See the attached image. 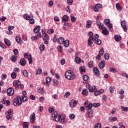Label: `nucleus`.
I'll return each mask as SVG.
<instances>
[{
	"mask_svg": "<svg viewBox=\"0 0 128 128\" xmlns=\"http://www.w3.org/2000/svg\"><path fill=\"white\" fill-rule=\"evenodd\" d=\"M104 56L105 60H108V58H110V55H108V54H105Z\"/></svg>",
	"mask_w": 128,
	"mask_h": 128,
	"instance_id": "69168bd1",
	"label": "nucleus"
},
{
	"mask_svg": "<svg viewBox=\"0 0 128 128\" xmlns=\"http://www.w3.org/2000/svg\"><path fill=\"white\" fill-rule=\"evenodd\" d=\"M24 58H28V60L29 64H32V55L31 54H30L28 56V54H24Z\"/></svg>",
	"mask_w": 128,
	"mask_h": 128,
	"instance_id": "6e6552de",
	"label": "nucleus"
},
{
	"mask_svg": "<svg viewBox=\"0 0 128 128\" xmlns=\"http://www.w3.org/2000/svg\"><path fill=\"white\" fill-rule=\"evenodd\" d=\"M92 22L90 20H88L87 21V24H86V28H90L92 26Z\"/></svg>",
	"mask_w": 128,
	"mask_h": 128,
	"instance_id": "aec40b11",
	"label": "nucleus"
},
{
	"mask_svg": "<svg viewBox=\"0 0 128 128\" xmlns=\"http://www.w3.org/2000/svg\"><path fill=\"white\" fill-rule=\"evenodd\" d=\"M75 56H76V58H75V62L76 64H80L82 62V59H80V58L79 57H78L76 54H75Z\"/></svg>",
	"mask_w": 128,
	"mask_h": 128,
	"instance_id": "dca6fc26",
	"label": "nucleus"
},
{
	"mask_svg": "<svg viewBox=\"0 0 128 128\" xmlns=\"http://www.w3.org/2000/svg\"><path fill=\"white\" fill-rule=\"evenodd\" d=\"M92 64H94L92 61H90L89 62H88V68H92Z\"/></svg>",
	"mask_w": 128,
	"mask_h": 128,
	"instance_id": "5fc2aeb1",
	"label": "nucleus"
},
{
	"mask_svg": "<svg viewBox=\"0 0 128 128\" xmlns=\"http://www.w3.org/2000/svg\"><path fill=\"white\" fill-rule=\"evenodd\" d=\"M114 40L116 42H120L122 40V36L120 35H116L114 36Z\"/></svg>",
	"mask_w": 128,
	"mask_h": 128,
	"instance_id": "412c9836",
	"label": "nucleus"
},
{
	"mask_svg": "<svg viewBox=\"0 0 128 128\" xmlns=\"http://www.w3.org/2000/svg\"><path fill=\"white\" fill-rule=\"evenodd\" d=\"M70 108H74L76 106V100H72L70 102Z\"/></svg>",
	"mask_w": 128,
	"mask_h": 128,
	"instance_id": "f8f14e48",
	"label": "nucleus"
},
{
	"mask_svg": "<svg viewBox=\"0 0 128 128\" xmlns=\"http://www.w3.org/2000/svg\"><path fill=\"white\" fill-rule=\"evenodd\" d=\"M93 70L95 73V74L96 76H98V74H100V71L98 70V68L94 67L93 69Z\"/></svg>",
	"mask_w": 128,
	"mask_h": 128,
	"instance_id": "a878e982",
	"label": "nucleus"
},
{
	"mask_svg": "<svg viewBox=\"0 0 128 128\" xmlns=\"http://www.w3.org/2000/svg\"><path fill=\"white\" fill-rule=\"evenodd\" d=\"M40 26H38L34 30V32L35 34H36L35 36H32V40H36L38 38H42V34L40 31Z\"/></svg>",
	"mask_w": 128,
	"mask_h": 128,
	"instance_id": "f03ea898",
	"label": "nucleus"
},
{
	"mask_svg": "<svg viewBox=\"0 0 128 128\" xmlns=\"http://www.w3.org/2000/svg\"><path fill=\"white\" fill-rule=\"evenodd\" d=\"M41 36L43 40H50V36L46 34H42Z\"/></svg>",
	"mask_w": 128,
	"mask_h": 128,
	"instance_id": "2eb2a0df",
	"label": "nucleus"
},
{
	"mask_svg": "<svg viewBox=\"0 0 128 128\" xmlns=\"http://www.w3.org/2000/svg\"><path fill=\"white\" fill-rule=\"evenodd\" d=\"M36 20L34 18H31L30 20V24H34Z\"/></svg>",
	"mask_w": 128,
	"mask_h": 128,
	"instance_id": "864d4df0",
	"label": "nucleus"
},
{
	"mask_svg": "<svg viewBox=\"0 0 128 128\" xmlns=\"http://www.w3.org/2000/svg\"><path fill=\"white\" fill-rule=\"evenodd\" d=\"M116 8L118 10H122V7H120V6L118 3L116 4Z\"/></svg>",
	"mask_w": 128,
	"mask_h": 128,
	"instance_id": "ea45409f",
	"label": "nucleus"
},
{
	"mask_svg": "<svg viewBox=\"0 0 128 128\" xmlns=\"http://www.w3.org/2000/svg\"><path fill=\"white\" fill-rule=\"evenodd\" d=\"M22 72L24 76H26V78H28V72L26 70H22Z\"/></svg>",
	"mask_w": 128,
	"mask_h": 128,
	"instance_id": "bb28decb",
	"label": "nucleus"
},
{
	"mask_svg": "<svg viewBox=\"0 0 128 128\" xmlns=\"http://www.w3.org/2000/svg\"><path fill=\"white\" fill-rule=\"evenodd\" d=\"M69 96H70V92H66L64 95V98H66Z\"/></svg>",
	"mask_w": 128,
	"mask_h": 128,
	"instance_id": "4d7b16f0",
	"label": "nucleus"
},
{
	"mask_svg": "<svg viewBox=\"0 0 128 128\" xmlns=\"http://www.w3.org/2000/svg\"><path fill=\"white\" fill-rule=\"evenodd\" d=\"M100 103H94L92 106L94 108H96L97 106H100Z\"/></svg>",
	"mask_w": 128,
	"mask_h": 128,
	"instance_id": "13d9d810",
	"label": "nucleus"
},
{
	"mask_svg": "<svg viewBox=\"0 0 128 128\" xmlns=\"http://www.w3.org/2000/svg\"><path fill=\"white\" fill-rule=\"evenodd\" d=\"M105 64H105L104 60H102L99 63L98 66H99L100 68H101V70H102V69L104 68Z\"/></svg>",
	"mask_w": 128,
	"mask_h": 128,
	"instance_id": "a211bd4d",
	"label": "nucleus"
},
{
	"mask_svg": "<svg viewBox=\"0 0 128 128\" xmlns=\"http://www.w3.org/2000/svg\"><path fill=\"white\" fill-rule=\"evenodd\" d=\"M102 128V124L100 123H98L95 124L94 128Z\"/></svg>",
	"mask_w": 128,
	"mask_h": 128,
	"instance_id": "8fccbe9b",
	"label": "nucleus"
},
{
	"mask_svg": "<svg viewBox=\"0 0 128 128\" xmlns=\"http://www.w3.org/2000/svg\"><path fill=\"white\" fill-rule=\"evenodd\" d=\"M48 112H54V108H48Z\"/></svg>",
	"mask_w": 128,
	"mask_h": 128,
	"instance_id": "774afa93",
	"label": "nucleus"
},
{
	"mask_svg": "<svg viewBox=\"0 0 128 128\" xmlns=\"http://www.w3.org/2000/svg\"><path fill=\"white\" fill-rule=\"evenodd\" d=\"M104 48H102L99 51V54L101 56L104 54Z\"/></svg>",
	"mask_w": 128,
	"mask_h": 128,
	"instance_id": "09e8293b",
	"label": "nucleus"
},
{
	"mask_svg": "<svg viewBox=\"0 0 128 128\" xmlns=\"http://www.w3.org/2000/svg\"><path fill=\"white\" fill-rule=\"evenodd\" d=\"M4 42L8 46H10L12 43L10 42V40H8V38H5L4 40Z\"/></svg>",
	"mask_w": 128,
	"mask_h": 128,
	"instance_id": "393cba45",
	"label": "nucleus"
},
{
	"mask_svg": "<svg viewBox=\"0 0 128 128\" xmlns=\"http://www.w3.org/2000/svg\"><path fill=\"white\" fill-rule=\"evenodd\" d=\"M6 114H8V116H12V110L11 109L8 110V111L6 112Z\"/></svg>",
	"mask_w": 128,
	"mask_h": 128,
	"instance_id": "473e14b6",
	"label": "nucleus"
},
{
	"mask_svg": "<svg viewBox=\"0 0 128 128\" xmlns=\"http://www.w3.org/2000/svg\"><path fill=\"white\" fill-rule=\"evenodd\" d=\"M93 38H94V40H92V42H94V41L96 40H98V38H100V36H98V34H94V35L93 36Z\"/></svg>",
	"mask_w": 128,
	"mask_h": 128,
	"instance_id": "4c0bfd02",
	"label": "nucleus"
},
{
	"mask_svg": "<svg viewBox=\"0 0 128 128\" xmlns=\"http://www.w3.org/2000/svg\"><path fill=\"white\" fill-rule=\"evenodd\" d=\"M26 102L28 100V97L26 96H17L16 99H14V106H20L22 104V102Z\"/></svg>",
	"mask_w": 128,
	"mask_h": 128,
	"instance_id": "f257e3e1",
	"label": "nucleus"
},
{
	"mask_svg": "<svg viewBox=\"0 0 128 128\" xmlns=\"http://www.w3.org/2000/svg\"><path fill=\"white\" fill-rule=\"evenodd\" d=\"M52 117L54 118V120L55 122H58L62 118V116L60 115H58V112H54L52 114Z\"/></svg>",
	"mask_w": 128,
	"mask_h": 128,
	"instance_id": "20e7f679",
	"label": "nucleus"
},
{
	"mask_svg": "<svg viewBox=\"0 0 128 128\" xmlns=\"http://www.w3.org/2000/svg\"><path fill=\"white\" fill-rule=\"evenodd\" d=\"M110 19H105L104 21V24L106 26H108V24H110Z\"/></svg>",
	"mask_w": 128,
	"mask_h": 128,
	"instance_id": "72a5a7b5",
	"label": "nucleus"
},
{
	"mask_svg": "<svg viewBox=\"0 0 128 128\" xmlns=\"http://www.w3.org/2000/svg\"><path fill=\"white\" fill-rule=\"evenodd\" d=\"M82 94L85 96H88V90L86 89H83L82 91Z\"/></svg>",
	"mask_w": 128,
	"mask_h": 128,
	"instance_id": "cd10ccee",
	"label": "nucleus"
},
{
	"mask_svg": "<svg viewBox=\"0 0 128 128\" xmlns=\"http://www.w3.org/2000/svg\"><path fill=\"white\" fill-rule=\"evenodd\" d=\"M102 33L104 36H108V30L106 29H104L102 30Z\"/></svg>",
	"mask_w": 128,
	"mask_h": 128,
	"instance_id": "2f4dec72",
	"label": "nucleus"
},
{
	"mask_svg": "<svg viewBox=\"0 0 128 128\" xmlns=\"http://www.w3.org/2000/svg\"><path fill=\"white\" fill-rule=\"evenodd\" d=\"M39 48L40 52H44V44L40 45Z\"/></svg>",
	"mask_w": 128,
	"mask_h": 128,
	"instance_id": "a19ab883",
	"label": "nucleus"
},
{
	"mask_svg": "<svg viewBox=\"0 0 128 128\" xmlns=\"http://www.w3.org/2000/svg\"><path fill=\"white\" fill-rule=\"evenodd\" d=\"M14 94V90L12 88L7 90V94L8 96H12Z\"/></svg>",
	"mask_w": 128,
	"mask_h": 128,
	"instance_id": "423d86ee",
	"label": "nucleus"
},
{
	"mask_svg": "<svg viewBox=\"0 0 128 128\" xmlns=\"http://www.w3.org/2000/svg\"><path fill=\"white\" fill-rule=\"evenodd\" d=\"M95 44H98V46L102 44V40L98 39L95 40Z\"/></svg>",
	"mask_w": 128,
	"mask_h": 128,
	"instance_id": "e433bc0d",
	"label": "nucleus"
},
{
	"mask_svg": "<svg viewBox=\"0 0 128 128\" xmlns=\"http://www.w3.org/2000/svg\"><path fill=\"white\" fill-rule=\"evenodd\" d=\"M34 120H36V114L33 113L30 116V121L32 124H34Z\"/></svg>",
	"mask_w": 128,
	"mask_h": 128,
	"instance_id": "4468645a",
	"label": "nucleus"
},
{
	"mask_svg": "<svg viewBox=\"0 0 128 128\" xmlns=\"http://www.w3.org/2000/svg\"><path fill=\"white\" fill-rule=\"evenodd\" d=\"M88 36H89V40H94V34L92 32H88Z\"/></svg>",
	"mask_w": 128,
	"mask_h": 128,
	"instance_id": "b1692460",
	"label": "nucleus"
},
{
	"mask_svg": "<svg viewBox=\"0 0 128 128\" xmlns=\"http://www.w3.org/2000/svg\"><path fill=\"white\" fill-rule=\"evenodd\" d=\"M23 128H28V122L23 123Z\"/></svg>",
	"mask_w": 128,
	"mask_h": 128,
	"instance_id": "79ce46f5",
	"label": "nucleus"
},
{
	"mask_svg": "<svg viewBox=\"0 0 128 128\" xmlns=\"http://www.w3.org/2000/svg\"><path fill=\"white\" fill-rule=\"evenodd\" d=\"M75 116H74V114H70L69 116V118H70V120H74V118Z\"/></svg>",
	"mask_w": 128,
	"mask_h": 128,
	"instance_id": "6e6d98bb",
	"label": "nucleus"
},
{
	"mask_svg": "<svg viewBox=\"0 0 128 128\" xmlns=\"http://www.w3.org/2000/svg\"><path fill=\"white\" fill-rule=\"evenodd\" d=\"M86 86L90 92H94L96 90V87L94 85L92 86L90 84H86Z\"/></svg>",
	"mask_w": 128,
	"mask_h": 128,
	"instance_id": "39448f33",
	"label": "nucleus"
},
{
	"mask_svg": "<svg viewBox=\"0 0 128 128\" xmlns=\"http://www.w3.org/2000/svg\"><path fill=\"white\" fill-rule=\"evenodd\" d=\"M80 72H81V74H82L84 72H86V68L84 66H80L79 68Z\"/></svg>",
	"mask_w": 128,
	"mask_h": 128,
	"instance_id": "c85d7f7f",
	"label": "nucleus"
},
{
	"mask_svg": "<svg viewBox=\"0 0 128 128\" xmlns=\"http://www.w3.org/2000/svg\"><path fill=\"white\" fill-rule=\"evenodd\" d=\"M47 32L49 34H54V29H49L48 30Z\"/></svg>",
	"mask_w": 128,
	"mask_h": 128,
	"instance_id": "37998d69",
	"label": "nucleus"
},
{
	"mask_svg": "<svg viewBox=\"0 0 128 128\" xmlns=\"http://www.w3.org/2000/svg\"><path fill=\"white\" fill-rule=\"evenodd\" d=\"M120 24L121 26L124 30V32H128V28H126V22L125 21H122Z\"/></svg>",
	"mask_w": 128,
	"mask_h": 128,
	"instance_id": "1a4fd4ad",
	"label": "nucleus"
},
{
	"mask_svg": "<svg viewBox=\"0 0 128 128\" xmlns=\"http://www.w3.org/2000/svg\"><path fill=\"white\" fill-rule=\"evenodd\" d=\"M11 77L12 78H16V73L13 72L11 74Z\"/></svg>",
	"mask_w": 128,
	"mask_h": 128,
	"instance_id": "49530a36",
	"label": "nucleus"
},
{
	"mask_svg": "<svg viewBox=\"0 0 128 128\" xmlns=\"http://www.w3.org/2000/svg\"><path fill=\"white\" fill-rule=\"evenodd\" d=\"M42 68H38L36 72V74H42Z\"/></svg>",
	"mask_w": 128,
	"mask_h": 128,
	"instance_id": "58836bf2",
	"label": "nucleus"
},
{
	"mask_svg": "<svg viewBox=\"0 0 128 128\" xmlns=\"http://www.w3.org/2000/svg\"><path fill=\"white\" fill-rule=\"evenodd\" d=\"M102 4H97L94 6L93 10L94 12H98V10L102 8Z\"/></svg>",
	"mask_w": 128,
	"mask_h": 128,
	"instance_id": "0eeeda50",
	"label": "nucleus"
},
{
	"mask_svg": "<svg viewBox=\"0 0 128 128\" xmlns=\"http://www.w3.org/2000/svg\"><path fill=\"white\" fill-rule=\"evenodd\" d=\"M70 18H71V22H74L76 20V18H75V17L74 16L72 15Z\"/></svg>",
	"mask_w": 128,
	"mask_h": 128,
	"instance_id": "603ef678",
	"label": "nucleus"
},
{
	"mask_svg": "<svg viewBox=\"0 0 128 128\" xmlns=\"http://www.w3.org/2000/svg\"><path fill=\"white\" fill-rule=\"evenodd\" d=\"M92 108V104H90L88 105L87 106V109L88 110H90Z\"/></svg>",
	"mask_w": 128,
	"mask_h": 128,
	"instance_id": "e2e57ef3",
	"label": "nucleus"
},
{
	"mask_svg": "<svg viewBox=\"0 0 128 128\" xmlns=\"http://www.w3.org/2000/svg\"><path fill=\"white\" fill-rule=\"evenodd\" d=\"M63 44H64L65 48H68L70 46V40H66L64 41Z\"/></svg>",
	"mask_w": 128,
	"mask_h": 128,
	"instance_id": "5701e85b",
	"label": "nucleus"
},
{
	"mask_svg": "<svg viewBox=\"0 0 128 128\" xmlns=\"http://www.w3.org/2000/svg\"><path fill=\"white\" fill-rule=\"evenodd\" d=\"M11 60L12 62H15L16 60V56H12Z\"/></svg>",
	"mask_w": 128,
	"mask_h": 128,
	"instance_id": "338daca9",
	"label": "nucleus"
},
{
	"mask_svg": "<svg viewBox=\"0 0 128 128\" xmlns=\"http://www.w3.org/2000/svg\"><path fill=\"white\" fill-rule=\"evenodd\" d=\"M22 39H20V37L18 36H16V40L18 44H20V42H22Z\"/></svg>",
	"mask_w": 128,
	"mask_h": 128,
	"instance_id": "c9c22d12",
	"label": "nucleus"
},
{
	"mask_svg": "<svg viewBox=\"0 0 128 128\" xmlns=\"http://www.w3.org/2000/svg\"><path fill=\"white\" fill-rule=\"evenodd\" d=\"M88 46H92V40L88 39Z\"/></svg>",
	"mask_w": 128,
	"mask_h": 128,
	"instance_id": "a18cd8bd",
	"label": "nucleus"
},
{
	"mask_svg": "<svg viewBox=\"0 0 128 128\" xmlns=\"http://www.w3.org/2000/svg\"><path fill=\"white\" fill-rule=\"evenodd\" d=\"M38 94H44V88H40L38 90Z\"/></svg>",
	"mask_w": 128,
	"mask_h": 128,
	"instance_id": "7c9ffc66",
	"label": "nucleus"
},
{
	"mask_svg": "<svg viewBox=\"0 0 128 128\" xmlns=\"http://www.w3.org/2000/svg\"><path fill=\"white\" fill-rule=\"evenodd\" d=\"M46 82H44L43 84H44V86H46L47 84H50V81L52 80V78L50 77H46Z\"/></svg>",
	"mask_w": 128,
	"mask_h": 128,
	"instance_id": "f3484780",
	"label": "nucleus"
},
{
	"mask_svg": "<svg viewBox=\"0 0 128 128\" xmlns=\"http://www.w3.org/2000/svg\"><path fill=\"white\" fill-rule=\"evenodd\" d=\"M60 122L62 124H66V118H64V117H62L61 120H60Z\"/></svg>",
	"mask_w": 128,
	"mask_h": 128,
	"instance_id": "3c124183",
	"label": "nucleus"
},
{
	"mask_svg": "<svg viewBox=\"0 0 128 128\" xmlns=\"http://www.w3.org/2000/svg\"><path fill=\"white\" fill-rule=\"evenodd\" d=\"M65 77L67 80H72L76 78V75H74V73L72 71L69 70L65 72Z\"/></svg>",
	"mask_w": 128,
	"mask_h": 128,
	"instance_id": "7ed1b4c3",
	"label": "nucleus"
},
{
	"mask_svg": "<svg viewBox=\"0 0 128 128\" xmlns=\"http://www.w3.org/2000/svg\"><path fill=\"white\" fill-rule=\"evenodd\" d=\"M104 89H100V90L95 91L94 92V96H98L104 94Z\"/></svg>",
	"mask_w": 128,
	"mask_h": 128,
	"instance_id": "9d476101",
	"label": "nucleus"
},
{
	"mask_svg": "<svg viewBox=\"0 0 128 128\" xmlns=\"http://www.w3.org/2000/svg\"><path fill=\"white\" fill-rule=\"evenodd\" d=\"M20 81L16 80L13 82V85L16 88H20Z\"/></svg>",
	"mask_w": 128,
	"mask_h": 128,
	"instance_id": "9b49d317",
	"label": "nucleus"
},
{
	"mask_svg": "<svg viewBox=\"0 0 128 128\" xmlns=\"http://www.w3.org/2000/svg\"><path fill=\"white\" fill-rule=\"evenodd\" d=\"M24 18L26 20H30V16L28 14H24Z\"/></svg>",
	"mask_w": 128,
	"mask_h": 128,
	"instance_id": "f704fd0d",
	"label": "nucleus"
},
{
	"mask_svg": "<svg viewBox=\"0 0 128 128\" xmlns=\"http://www.w3.org/2000/svg\"><path fill=\"white\" fill-rule=\"evenodd\" d=\"M20 64L21 66H26V59H24V58H22L20 60Z\"/></svg>",
	"mask_w": 128,
	"mask_h": 128,
	"instance_id": "6ab92c4d",
	"label": "nucleus"
},
{
	"mask_svg": "<svg viewBox=\"0 0 128 128\" xmlns=\"http://www.w3.org/2000/svg\"><path fill=\"white\" fill-rule=\"evenodd\" d=\"M121 110L122 112H128V107L122 106Z\"/></svg>",
	"mask_w": 128,
	"mask_h": 128,
	"instance_id": "c03bdc74",
	"label": "nucleus"
},
{
	"mask_svg": "<svg viewBox=\"0 0 128 128\" xmlns=\"http://www.w3.org/2000/svg\"><path fill=\"white\" fill-rule=\"evenodd\" d=\"M70 20V17L68 16L64 15L62 18V22H66Z\"/></svg>",
	"mask_w": 128,
	"mask_h": 128,
	"instance_id": "ddd939ff",
	"label": "nucleus"
},
{
	"mask_svg": "<svg viewBox=\"0 0 128 128\" xmlns=\"http://www.w3.org/2000/svg\"><path fill=\"white\" fill-rule=\"evenodd\" d=\"M58 42L59 44H62L64 42V39L62 37H60L58 39Z\"/></svg>",
	"mask_w": 128,
	"mask_h": 128,
	"instance_id": "c756f323",
	"label": "nucleus"
},
{
	"mask_svg": "<svg viewBox=\"0 0 128 128\" xmlns=\"http://www.w3.org/2000/svg\"><path fill=\"white\" fill-rule=\"evenodd\" d=\"M82 78L84 80H85V82H86L88 80V76L86 75H83Z\"/></svg>",
	"mask_w": 128,
	"mask_h": 128,
	"instance_id": "de8ad7c7",
	"label": "nucleus"
},
{
	"mask_svg": "<svg viewBox=\"0 0 128 128\" xmlns=\"http://www.w3.org/2000/svg\"><path fill=\"white\" fill-rule=\"evenodd\" d=\"M110 92L111 93L114 92V87L110 86Z\"/></svg>",
	"mask_w": 128,
	"mask_h": 128,
	"instance_id": "052dcab7",
	"label": "nucleus"
},
{
	"mask_svg": "<svg viewBox=\"0 0 128 128\" xmlns=\"http://www.w3.org/2000/svg\"><path fill=\"white\" fill-rule=\"evenodd\" d=\"M110 72H116V68H110Z\"/></svg>",
	"mask_w": 128,
	"mask_h": 128,
	"instance_id": "680f3d73",
	"label": "nucleus"
},
{
	"mask_svg": "<svg viewBox=\"0 0 128 128\" xmlns=\"http://www.w3.org/2000/svg\"><path fill=\"white\" fill-rule=\"evenodd\" d=\"M87 114L88 116V117L90 118H92L94 116V112H92V110H88Z\"/></svg>",
	"mask_w": 128,
	"mask_h": 128,
	"instance_id": "4be33fe9",
	"label": "nucleus"
},
{
	"mask_svg": "<svg viewBox=\"0 0 128 128\" xmlns=\"http://www.w3.org/2000/svg\"><path fill=\"white\" fill-rule=\"evenodd\" d=\"M110 120H112V122H116V120H118V118L116 117H113V118H110Z\"/></svg>",
	"mask_w": 128,
	"mask_h": 128,
	"instance_id": "0e129e2a",
	"label": "nucleus"
},
{
	"mask_svg": "<svg viewBox=\"0 0 128 128\" xmlns=\"http://www.w3.org/2000/svg\"><path fill=\"white\" fill-rule=\"evenodd\" d=\"M13 52L14 53V54H16V56H18V49H14L13 50Z\"/></svg>",
	"mask_w": 128,
	"mask_h": 128,
	"instance_id": "bf43d9fd",
	"label": "nucleus"
}]
</instances>
